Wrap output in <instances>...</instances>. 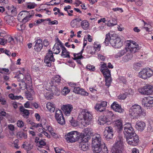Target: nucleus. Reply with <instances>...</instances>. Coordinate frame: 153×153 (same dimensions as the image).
I'll list each match as a JSON object with an SVG mask.
<instances>
[{
  "mask_svg": "<svg viewBox=\"0 0 153 153\" xmlns=\"http://www.w3.org/2000/svg\"><path fill=\"white\" fill-rule=\"evenodd\" d=\"M92 147L94 152L95 153H100L102 150V148L104 152H106L105 153H108V151H106V149L105 150L104 148V146H101V145H98L95 146L92 145Z\"/></svg>",
  "mask_w": 153,
  "mask_h": 153,
  "instance_id": "4be33fe9",
  "label": "nucleus"
},
{
  "mask_svg": "<svg viewBox=\"0 0 153 153\" xmlns=\"http://www.w3.org/2000/svg\"><path fill=\"white\" fill-rule=\"evenodd\" d=\"M84 49H82V51L79 53H74V59H82L83 58V56L82 55V53Z\"/></svg>",
  "mask_w": 153,
  "mask_h": 153,
  "instance_id": "ea45409f",
  "label": "nucleus"
},
{
  "mask_svg": "<svg viewBox=\"0 0 153 153\" xmlns=\"http://www.w3.org/2000/svg\"><path fill=\"white\" fill-rule=\"evenodd\" d=\"M36 6V5L34 3H30L27 5V7L30 9L34 8Z\"/></svg>",
  "mask_w": 153,
  "mask_h": 153,
  "instance_id": "4d7b16f0",
  "label": "nucleus"
},
{
  "mask_svg": "<svg viewBox=\"0 0 153 153\" xmlns=\"http://www.w3.org/2000/svg\"><path fill=\"white\" fill-rule=\"evenodd\" d=\"M70 92L69 90L68 87H64L62 92V93L64 95H66Z\"/></svg>",
  "mask_w": 153,
  "mask_h": 153,
  "instance_id": "09e8293b",
  "label": "nucleus"
},
{
  "mask_svg": "<svg viewBox=\"0 0 153 153\" xmlns=\"http://www.w3.org/2000/svg\"><path fill=\"white\" fill-rule=\"evenodd\" d=\"M89 136L90 135H88L85 134L83 133L81 135V143H85L87 142L89 138Z\"/></svg>",
  "mask_w": 153,
  "mask_h": 153,
  "instance_id": "c9c22d12",
  "label": "nucleus"
},
{
  "mask_svg": "<svg viewBox=\"0 0 153 153\" xmlns=\"http://www.w3.org/2000/svg\"><path fill=\"white\" fill-rule=\"evenodd\" d=\"M45 96L47 99L49 100L51 98L52 95L51 94L50 92H48L45 94Z\"/></svg>",
  "mask_w": 153,
  "mask_h": 153,
  "instance_id": "052dcab7",
  "label": "nucleus"
},
{
  "mask_svg": "<svg viewBox=\"0 0 153 153\" xmlns=\"http://www.w3.org/2000/svg\"><path fill=\"white\" fill-rule=\"evenodd\" d=\"M108 21L107 26L109 27L113 26L114 25H117V22L115 19H113L111 20H107Z\"/></svg>",
  "mask_w": 153,
  "mask_h": 153,
  "instance_id": "58836bf2",
  "label": "nucleus"
},
{
  "mask_svg": "<svg viewBox=\"0 0 153 153\" xmlns=\"http://www.w3.org/2000/svg\"><path fill=\"white\" fill-rule=\"evenodd\" d=\"M136 4L138 6H140L143 4V0H134Z\"/></svg>",
  "mask_w": 153,
  "mask_h": 153,
  "instance_id": "bf43d9fd",
  "label": "nucleus"
},
{
  "mask_svg": "<svg viewBox=\"0 0 153 153\" xmlns=\"http://www.w3.org/2000/svg\"><path fill=\"white\" fill-rule=\"evenodd\" d=\"M19 110L21 112H22V116L24 118H27L28 117L30 114L28 110L25 109L22 106L20 107Z\"/></svg>",
  "mask_w": 153,
  "mask_h": 153,
  "instance_id": "cd10ccee",
  "label": "nucleus"
},
{
  "mask_svg": "<svg viewBox=\"0 0 153 153\" xmlns=\"http://www.w3.org/2000/svg\"><path fill=\"white\" fill-rule=\"evenodd\" d=\"M62 49V53L61 56L63 58H70V52L68 51L66 48L63 45L61 46Z\"/></svg>",
  "mask_w": 153,
  "mask_h": 153,
  "instance_id": "393cba45",
  "label": "nucleus"
},
{
  "mask_svg": "<svg viewBox=\"0 0 153 153\" xmlns=\"http://www.w3.org/2000/svg\"><path fill=\"white\" fill-rule=\"evenodd\" d=\"M7 39H5L4 38H0V44L1 45H4L7 43Z\"/></svg>",
  "mask_w": 153,
  "mask_h": 153,
  "instance_id": "13d9d810",
  "label": "nucleus"
},
{
  "mask_svg": "<svg viewBox=\"0 0 153 153\" xmlns=\"http://www.w3.org/2000/svg\"><path fill=\"white\" fill-rule=\"evenodd\" d=\"M126 53V55L124 56L122 59V60L125 62H127L131 60L133 56V54L134 53L128 51V50Z\"/></svg>",
  "mask_w": 153,
  "mask_h": 153,
  "instance_id": "b1692460",
  "label": "nucleus"
},
{
  "mask_svg": "<svg viewBox=\"0 0 153 153\" xmlns=\"http://www.w3.org/2000/svg\"><path fill=\"white\" fill-rule=\"evenodd\" d=\"M25 96L27 99L30 100H33V97L31 93L28 92L25 93Z\"/></svg>",
  "mask_w": 153,
  "mask_h": 153,
  "instance_id": "de8ad7c7",
  "label": "nucleus"
},
{
  "mask_svg": "<svg viewBox=\"0 0 153 153\" xmlns=\"http://www.w3.org/2000/svg\"><path fill=\"white\" fill-rule=\"evenodd\" d=\"M35 45L34 46V49L36 52L40 51L43 48V44L42 40L41 39L36 40Z\"/></svg>",
  "mask_w": 153,
  "mask_h": 153,
  "instance_id": "6ab92c4d",
  "label": "nucleus"
},
{
  "mask_svg": "<svg viewBox=\"0 0 153 153\" xmlns=\"http://www.w3.org/2000/svg\"><path fill=\"white\" fill-rule=\"evenodd\" d=\"M101 48V45L100 44H97V42H94V46L93 48H91V49L93 48L95 49V51H100Z\"/></svg>",
  "mask_w": 153,
  "mask_h": 153,
  "instance_id": "a18cd8bd",
  "label": "nucleus"
},
{
  "mask_svg": "<svg viewBox=\"0 0 153 153\" xmlns=\"http://www.w3.org/2000/svg\"><path fill=\"white\" fill-rule=\"evenodd\" d=\"M113 128L111 126L106 127L104 132V135L106 139L108 140L112 139L113 137Z\"/></svg>",
  "mask_w": 153,
  "mask_h": 153,
  "instance_id": "4468645a",
  "label": "nucleus"
},
{
  "mask_svg": "<svg viewBox=\"0 0 153 153\" xmlns=\"http://www.w3.org/2000/svg\"><path fill=\"white\" fill-rule=\"evenodd\" d=\"M103 64L100 67L101 69H100V71L101 72H103V71L106 70V69H108L107 68L106 64L103 62Z\"/></svg>",
  "mask_w": 153,
  "mask_h": 153,
  "instance_id": "603ef678",
  "label": "nucleus"
},
{
  "mask_svg": "<svg viewBox=\"0 0 153 153\" xmlns=\"http://www.w3.org/2000/svg\"><path fill=\"white\" fill-rule=\"evenodd\" d=\"M79 116L81 119H83L86 124L89 125L91 123L92 116L91 113L88 110L85 109L82 110Z\"/></svg>",
  "mask_w": 153,
  "mask_h": 153,
  "instance_id": "7ed1b4c3",
  "label": "nucleus"
},
{
  "mask_svg": "<svg viewBox=\"0 0 153 153\" xmlns=\"http://www.w3.org/2000/svg\"><path fill=\"white\" fill-rule=\"evenodd\" d=\"M127 48H126L123 50L120 51L116 54L115 55V58H117L120 57L123 55H124L126 52H127Z\"/></svg>",
  "mask_w": 153,
  "mask_h": 153,
  "instance_id": "7c9ffc66",
  "label": "nucleus"
},
{
  "mask_svg": "<svg viewBox=\"0 0 153 153\" xmlns=\"http://www.w3.org/2000/svg\"><path fill=\"white\" fill-rule=\"evenodd\" d=\"M98 57L99 59L102 61H104L106 58L105 56L101 54H99L98 55Z\"/></svg>",
  "mask_w": 153,
  "mask_h": 153,
  "instance_id": "69168bd1",
  "label": "nucleus"
},
{
  "mask_svg": "<svg viewBox=\"0 0 153 153\" xmlns=\"http://www.w3.org/2000/svg\"><path fill=\"white\" fill-rule=\"evenodd\" d=\"M42 128H43V129L45 131L48 130L50 133L53 131V129L52 127L49 125H47L46 127H44V128L42 127Z\"/></svg>",
  "mask_w": 153,
  "mask_h": 153,
  "instance_id": "864d4df0",
  "label": "nucleus"
},
{
  "mask_svg": "<svg viewBox=\"0 0 153 153\" xmlns=\"http://www.w3.org/2000/svg\"><path fill=\"white\" fill-rule=\"evenodd\" d=\"M87 68L90 71H94L95 70V67L93 65H88L86 66Z\"/></svg>",
  "mask_w": 153,
  "mask_h": 153,
  "instance_id": "5fc2aeb1",
  "label": "nucleus"
},
{
  "mask_svg": "<svg viewBox=\"0 0 153 153\" xmlns=\"http://www.w3.org/2000/svg\"><path fill=\"white\" fill-rule=\"evenodd\" d=\"M126 43V47L127 50L132 53H135L138 52L139 50L138 46L137 45L136 42L134 41H128Z\"/></svg>",
  "mask_w": 153,
  "mask_h": 153,
  "instance_id": "1a4fd4ad",
  "label": "nucleus"
},
{
  "mask_svg": "<svg viewBox=\"0 0 153 153\" xmlns=\"http://www.w3.org/2000/svg\"><path fill=\"white\" fill-rule=\"evenodd\" d=\"M85 134H87L90 135L91 134V129L90 128H87L84 129Z\"/></svg>",
  "mask_w": 153,
  "mask_h": 153,
  "instance_id": "3c124183",
  "label": "nucleus"
},
{
  "mask_svg": "<svg viewBox=\"0 0 153 153\" xmlns=\"http://www.w3.org/2000/svg\"><path fill=\"white\" fill-rule=\"evenodd\" d=\"M92 145H101V146H104V148L105 150L108 151L107 148L105 143L102 141L101 136L100 134L94 136L92 138Z\"/></svg>",
  "mask_w": 153,
  "mask_h": 153,
  "instance_id": "0eeeda50",
  "label": "nucleus"
},
{
  "mask_svg": "<svg viewBox=\"0 0 153 153\" xmlns=\"http://www.w3.org/2000/svg\"><path fill=\"white\" fill-rule=\"evenodd\" d=\"M107 120L105 116H101L98 119V123L100 125H103L107 122Z\"/></svg>",
  "mask_w": 153,
  "mask_h": 153,
  "instance_id": "2f4dec72",
  "label": "nucleus"
},
{
  "mask_svg": "<svg viewBox=\"0 0 153 153\" xmlns=\"http://www.w3.org/2000/svg\"><path fill=\"white\" fill-rule=\"evenodd\" d=\"M122 137H119L118 140L113 146V149L121 150L123 147V142L121 140Z\"/></svg>",
  "mask_w": 153,
  "mask_h": 153,
  "instance_id": "5701e85b",
  "label": "nucleus"
},
{
  "mask_svg": "<svg viewBox=\"0 0 153 153\" xmlns=\"http://www.w3.org/2000/svg\"><path fill=\"white\" fill-rule=\"evenodd\" d=\"M25 28V25L24 24H22L17 26L18 29L20 31L24 30Z\"/></svg>",
  "mask_w": 153,
  "mask_h": 153,
  "instance_id": "680f3d73",
  "label": "nucleus"
},
{
  "mask_svg": "<svg viewBox=\"0 0 153 153\" xmlns=\"http://www.w3.org/2000/svg\"><path fill=\"white\" fill-rule=\"evenodd\" d=\"M18 126L19 127H22L24 125V123L22 120H18L17 123Z\"/></svg>",
  "mask_w": 153,
  "mask_h": 153,
  "instance_id": "e2e57ef3",
  "label": "nucleus"
},
{
  "mask_svg": "<svg viewBox=\"0 0 153 153\" xmlns=\"http://www.w3.org/2000/svg\"><path fill=\"white\" fill-rule=\"evenodd\" d=\"M104 43L106 46L108 45L109 43L113 47L115 48H119L123 45V43L119 38H116L115 39L111 38L109 34H107Z\"/></svg>",
  "mask_w": 153,
  "mask_h": 153,
  "instance_id": "f03ea898",
  "label": "nucleus"
},
{
  "mask_svg": "<svg viewBox=\"0 0 153 153\" xmlns=\"http://www.w3.org/2000/svg\"><path fill=\"white\" fill-rule=\"evenodd\" d=\"M114 125L119 130H121L123 128L122 122L121 120H119L114 122Z\"/></svg>",
  "mask_w": 153,
  "mask_h": 153,
  "instance_id": "c756f323",
  "label": "nucleus"
},
{
  "mask_svg": "<svg viewBox=\"0 0 153 153\" xmlns=\"http://www.w3.org/2000/svg\"><path fill=\"white\" fill-rule=\"evenodd\" d=\"M55 117L58 123L59 124L62 125L65 124V120L61 110L57 108L56 109Z\"/></svg>",
  "mask_w": 153,
  "mask_h": 153,
  "instance_id": "9d476101",
  "label": "nucleus"
},
{
  "mask_svg": "<svg viewBox=\"0 0 153 153\" xmlns=\"http://www.w3.org/2000/svg\"><path fill=\"white\" fill-rule=\"evenodd\" d=\"M46 108L51 112H53L55 109V105L53 102H49L46 104Z\"/></svg>",
  "mask_w": 153,
  "mask_h": 153,
  "instance_id": "c85d7f7f",
  "label": "nucleus"
},
{
  "mask_svg": "<svg viewBox=\"0 0 153 153\" xmlns=\"http://www.w3.org/2000/svg\"><path fill=\"white\" fill-rule=\"evenodd\" d=\"M26 122L27 123L31 124L32 125V127H34L35 128H38L39 127H42V125L41 123H35L29 119H27V120Z\"/></svg>",
  "mask_w": 153,
  "mask_h": 153,
  "instance_id": "f704fd0d",
  "label": "nucleus"
},
{
  "mask_svg": "<svg viewBox=\"0 0 153 153\" xmlns=\"http://www.w3.org/2000/svg\"><path fill=\"white\" fill-rule=\"evenodd\" d=\"M68 83L69 85L70 86L74 88H75L78 86L77 84L73 82H69Z\"/></svg>",
  "mask_w": 153,
  "mask_h": 153,
  "instance_id": "0e129e2a",
  "label": "nucleus"
},
{
  "mask_svg": "<svg viewBox=\"0 0 153 153\" xmlns=\"http://www.w3.org/2000/svg\"><path fill=\"white\" fill-rule=\"evenodd\" d=\"M107 102L103 101L100 103H97L94 106V108L97 111L102 112L105 111V108L107 106Z\"/></svg>",
  "mask_w": 153,
  "mask_h": 153,
  "instance_id": "f3484780",
  "label": "nucleus"
},
{
  "mask_svg": "<svg viewBox=\"0 0 153 153\" xmlns=\"http://www.w3.org/2000/svg\"><path fill=\"white\" fill-rule=\"evenodd\" d=\"M14 18L13 16H5L4 18V19L6 23L11 26L14 25Z\"/></svg>",
  "mask_w": 153,
  "mask_h": 153,
  "instance_id": "bb28decb",
  "label": "nucleus"
},
{
  "mask_svg": "<svg viewBox=\"0 0 153 153\" xmlns=\"http://www.w3.org/2000/svg\"><path fill=\"white\" fill-rule=\"evenodd\" d=\"M101 72L103 74L105 78L111 77V72L108 69L103 71V72Z\"/></svg>",
  "mask_w": 153,
  "mask_h": 153,
  "instance_id": "37998d69",
  "label": "nucleus"
},
{
  "mask_svg": "<svg viewBox=\"0 0 153 153\" xmlns=\"http://www.w3.org/2000/svg\"><path fill=\"white\" fill-rule=\"evenodd\" d=\"M142 66V65L140 62H135L133 65V69L135 70L140 69Z\"/></svg>",
  "mask_w": 153,
  "mask_h": 153,
  "instance_id": "c03bdc74",
  "label": "nucleus"
},
{
  "mask_svg": "<svg viewBox=\"0 0 153 153\" xmlns=\"http://www.w3.org/2000/svg\"><path fill=\"white\" fill-rule=\"evenodd\" d=\"M61 81V78L59 75H56L53 77V78L52 82L59 84Z\"/></svg>",
  "mask_w": 153,
  "mask_h": 153,
  "instance_id": "a19ab883",
  "label": "nucleus"
},
{
  "mask_svg": "<svg viewBox=\"0 0 153 153\" xmlns=\"http://www.w3.org/2000/svg\"><path fill=\"white\" fill-rule=\"evenodd\" d=\"M129 112V114L133 118H137L140 117L142 114L141 108L139 105L135 104L130 109Z\"/></svg>",
  "mask_w": 153,
  "mask_h": 153,
  "instance_id": "39448f33",
  "label": "nucleus"
},
{
  "mask_svg": "<svg viewBox=\"0 0 153 153\" xmlns=\"http://www.w3.org/2000/svg\"><path fill=\"white\" fill-rule=\"evenodd\" d=\"M54 60L55 59L53 56L52 51H49L45 57V62L46 64L48 66L50 67L51 66L50 62H54Z\"/></svg>",
  "mask_w": 153,
  "mask_h": 153,
  "instance_id": "ddd939ff",
  "label": "nucleus"
},
{
  "mask_svg": "<svg viewBox=\"0 0 153 153\" xmlns=\"http://www.w3.org/2000/svg\"><path fill=\"white\" fill-rule=\"evenodd\" d=\"M88 144L85 143H81L80 146L82 150L84 151H86L87 149H88V147L87 146Z\"/></svg>",
  "mask_w": 153,
  "mask_h": 153,
  "instance_id": "49530a36",
  "label": "nucleus"
},
{
  "mask_svg": "<svg viewBox=\"0 0 153 153\" xmlns=\"http://www.w3.org/2000/svg\"><path fill=\"white\" fill-rule=\"evenodd\" d=\"M105 116L108 120H112L114 117V115L111 111H108L107 113L106 116Z\"/></svg>",
  "mask_w": 153,
  "mask_h": 153,
  "instance_id": "4c0bfd02",
  "label": "nucleus"
},
{
  "mask_svg": "<svg viewBox=\"0 0 153 153\" xmlns=\"http://www.w3.org/2000/svg\"><path fill=\"white\" fill-rule=\"evenodd\" d=\"M138 91L142 94H151L153 92V87L151 85L147 84L142 88H139Z\"/></svg>",
  "mask_w": 153,
  "mask_h": 153,
  "instance_id": "9b49d317",
  "label": "nucleus"
},
{
  "mask_svg": "<svg viewBox=\"0 0 153 153\" xmlns=\"http://www.w3.org/2000/svg\"><path fill=\"white\" fill-rule=\"evenodd\" d=\"M81 26L84 29L87 30L89 28V24L87 20H84L81 22Z\"/></svg>",
  "mask_w": 153,
  "mask_h": 153,
  "instance_id": "e433bc0d",
  "label": "nucleus"
},
{
  "mask_svg": "<svg viewBox=\"0 0 153 153\" xmlns=\"http://www.w3.org/2000/svg\"><path fill=\"white\" fill-rule=\"evenodd\" d=\"M126 97V95L124 94H121L118 96L119 98L121 100H124Z\"/></svg>",
  "mask_w": 153,
  "mask_h": 153,
  "instance_id": "338daca9",
  "label": "nucleus"
},
{
  "mask_svg": "<svg viewBox=\"0 0 153 153\" xmlns=\"http://www.w3.org/2000/svg\"><path fill=\"white\" fill-rule=\"evenodd\" d=\"M22 148L27 150V151L31 150L33 148V146L30 144H23L22 145Z\"/></svg>",
  "mask_w": 153,
  "mask_h": 153,
  "instance_id": "79ce46f5",
  "label": "nucleus"
},
{
  "mask_svg": "<svg viewBox=\"0 0 153 153\" xmlns=\"http://www.w3.org/2000/svg\"><path fill=\"white\" fill-rule=\"evenodd\" d=\"M126 138L127 143L133 146H137L139 141V137L136 134L135 135L128 136V137Z\"/></svg>",
  "mask_w": 153,
  "mask_h": 153,
  "instance_id": "f8f14e48",
  "label": "nucleus"
},
{
  "mask_svg": "<svg viewBox=\"0 0 153 153\" xmlns=\"http://www.w3.org/2000/svg\"><path fill=\"white\" fill-rule=\"evenodd\" d=\"M60 45L58 44H55L53 48V53L56 54L59 53L61 51Z\"/></svg>",
  "mask_w": 153,
  "mask_h": 153,
  "instance_id": "473e14b6",
  "label": "nucleus"
},
{
  "mask_svg": "<svg viewBox=\"0 0 153 153\" xmlns=\"http://www.w3.org/2000/svg\"><path fill=\"white\" fill-rule=\"evenodd\" d=\"M124 126L123 132L126 138L128 136L135 135L136 134L130 123H127Z\"/></svg>",
  "mask_w": 153,
  "mask_h": 153,
  "instance_id": "423d86ee",
  "label": "nucleus"
},
{
  "mask_svg": "<svg viewBox=\"0 0 153 153\" xmlns=\"http://www.w3.org/2000/svg\"><path fill=\"white\" fill-rule=\"evenodd\" d=\"M146 125L145 123L142 121H137L135 126L136 128L138 131H142L145 128Z\"/></svg>",
  "mask_w": 153,
  "mask_h": 153,
  "instance_id": "a878e982",
  "label": "nucleus"
},
{
  "mask_svg": "<svg viewBox=\"0 0 153 153\" xmlns=\"http://www.w3.org/2000/svg\"><path fill=\"white\" fill-rule=\"evenodd\" d=\"M111 77L105 78L106 85L108 86H110L111 81Z\"/></svg>",
  "mask_w": 153,
  "mask_h": 153,
  "instance_id": "8fccbe9b",
  "label": "nucleus"
},
{
  "mask_svg": "<svg viewBox=\"0 0 153 153\" xmlns=\"http://www.w3.org/2000/svg\"><path fill=\"white\" fill-rule=\"evenodd\" d=\"M142 104L146 108L153 106V97L149 96L144 97L142 101Z\"/></svg>",
  "mask_w": 153,
  "mask_h": 153,
  "instance_id": "2eb2a0df",
  "label": "nucleus"
},
{
  "mask_svg": "<svg viewBox=\"0 0 153 153\" xmlns=\"http://www.w3.org/2000/svg\"><path fill=\"white\" fill-rule=\"evenodd\" d=\"M78 24L75 20H73L71 22V26L73 27H77L78 26Z\"/></svg>",
  "mask_w": 153,
  "mask_h": 153,
  "instance_id": "6e6d98bb",
  "label": "nucleus"
},
{
  "mask_svg": "<svg viewBox=\"0 0 153 153\" xmlns=\"http://www.w3.org/2000/svg\"><path fill=\"white\" fill-rule=\"evenodd\" d=\"M73 91L76 93L83 96H88V93L84 89L77 86L74 88Z\"/></svg>",
  "mask_w": 153,
  "mask_h": 153,
  "instance_id": "412c9836",
  "label": "nucleus"
},
{
  "mask_svg": "<svg viewBox=\"0 0 153 153\" xmlns=\"http://www.w3.org/2000/svg\"><path fill=\"white\" fill-rule=\"evenodd\" d=\"M19 74L18 75V78H20L21 76H25V78L22 79V82L19 84L20 88L22 90L25 89L27 87V84L30 83L31 82V79L30 74L28 73L27 70L22 68L19 71Z\"/></svg>",
  "mask_w": 153,
  "mask_h": 153,
  "instance_id": "f257e3e1",
  "label": "nucleus"
},
{
  "mask_svg": "<svg viewBox=\"0 0 153 153\" xmlns=\"http://www.w3.org/2000/svg\"><path fill=\"white\" fill-rule=\"evenodd\" d=\"M17 137L19 139H26L27 138V133L22 131L19 132L17 134Z\"/></svg>",
  "mask_w": 153,
  "mask_h": 153,
  "instance_id": "72a5a7b5",
  "label": "nucleus"
},
{
  "mask_svg": "<svg viewBox=\"0 0 153 153\" xmlns=\"http://www.w3.org/2000/svg\"><path fill=\"white\" fill-rule=\"evenodd\" d=\"M80 133L76 131L70 132L65 136V138L67 142L72 143L77 141L80 138Z\"/></svg>",
  "mask_w": 153,
  "mask_h": 153,
  "instance_id": "20e7f679",
  "label": "nucleus"
},
{
  "mask_svg": "<svg viewBox=\"0 0 153 153\" xmlns=\"http://www.w3.org/2000/svg\"><path fill=\"white\" fill-rule=\"evenodd\" d=\"M73 108L72 106L70 104L63 105L62 108V109L64 111L65 114L66 116L69 115Z\"/></svg>",
  "mask_w": 153,
  "mask_h": 153,
  "instance_id": "a211bd4d",
  "label": "nucleus"
},
{
  "mask_svg": "<svg viewBox=\"0 0 153 153\" xmlns=\"http://www.w3.org/2000/svg\"><path fill=\"white\" fill-rule=\"evenodd\" d=\"M30 13H29L26 10L22 11L18 15L19 17L22 16V18L25 17L22 20V22L24 23H25L30 18L33 16L31 15H30Z\"/></svg>",
  "mask_w": 153,
  "mask_h": 153,
  "instance_id": "dca6fc26",
  "label": "nucleus"
},
{
  "mask_svg": "<svg viewBox=\"0 0 153 153\" xmlns=\"http://www.w3.org/2000/svg\"><path fill=\"white\" fill-rule=\"evenodd\" d=\"M112 153H122L121 150L113 149Z\"/></svg>",
  "mask_w": 153,
  "mask_h": 153,
  "instance_id": "774afa93",
  "label": "nucleus"
},
{
  "mask_svg": "<svg viewBox=\"0 0 153 153\" xmlns=\"http://www.w3.org/2000/svg\"><path fill=\"white\" fill-rule=\"evenodd\" d=\"M111 108L115 111L119 113H122L124 110L121 108L120 105L117 102H114L111 105Z\"/></svg>",
  "mask_w": 153,
  "mask_h": 153,
  "instance_id": "aec40b11",
  "label": "nucleus"
},
{
  "mask_svg": "<svg viewBox=\"0 0 153 153\" xmlns=\"http://www.w3.org/2000/svg\"><path fill=\"white\" fill-rule=\"evenodd\" d=\"M153 75V72L150 68L143 69L138 74L140 77L144 79L149 78Z\"/></svg>",
  "mask_w": 153,
  "mask_h": 153,
  "instance_id": "6e6552de",
  "label": "nucleus"
}]
</instances>
